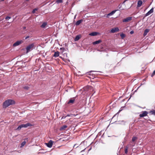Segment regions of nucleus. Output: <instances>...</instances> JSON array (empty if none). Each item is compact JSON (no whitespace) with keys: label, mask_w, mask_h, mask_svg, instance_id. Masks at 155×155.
<instances>
[{"label":"nucleus","mask_w":155,"mask_h":155,"mask_svg":"<svg viewBox=\"0 0 155 155\" xmlns=\"http://www.w3.org/2000/svg\"><path fill=\"white\" fill-rule=\"evenodd\" d=\"M149 29H146L144 31L143 35L144 36H145L149 32Z\"/></svg>","instance_id":"nucleus-17"},{"label":"nucleus","mask_w":155,"mask_h":155,"mask_svg":"<svg viewBox=\"0 0 155 155\" xmlns=\"http://www.w3.org/2000/svg\"><path fill=\"white\" fill-rule=\"evenodd\" d=\"M75 101V99L74 97L72 99H70L69 101L67 103L68 104H73Z\"/></svg>","instance_id":"nucleus-9"},{"label":"nucleus","mask_w":155,"mask_h":155,"mask_svg":"<svg viewBox=\"0 0 155 155\" xmlns=\"http://www.w3.org/2000/svg\"><path fill=\"white\" fill-rule=\"evenodd\" d=\"M23 42V41L22 40L21 41H18L15 42L13 45V46H18L20 44H21Z\"/></svg>","instance_id":"nucleus-7"},{"label":"nucleus","mask_w":155,"mask_h":155,"mask_svg":"<svg viewBox=\"0 0 155 155\" xmlns=\"http://www.w3.org/2000/svg\"><path fill=\"white\" fill-rule=\"evenodd\" d=\"M53 142L52 140H50L48 143H45V144L48 147L51 148L52 146Z\"/></svg>","instance_id":"nucleus-4"},{"label":"nucleus","mask_w":155,"mask_h":155,"mask_svg":"<svg viewBox=\"0 0 155 155\" xmlns=\"http://www.w3.org/2000/svg\"><path fill=\"white\" fill-rule=\"evenodd\" d=\"M32 126V125L31 124L29 123H27L25 124H22L20 125H19L17 128V130H20L21 128L23 127H31Z\"/></svg>","instance_id":"nucleus-2"},{"label":"nucleus","mask_w":155,"mask_h":155,"mask_svg":"<svg viewBox=\"0 0 155 155\" xmlns=\"http://www.w3.org/2000/svg\"><path fill=\"white\" fill-rule=\"evenodd\" d=\"M29 0H25V1H26V2H28V1H29Z\"/></svg>","instance_id":"nucleus-37"},{"label":"nucleus","mask_w":155,"mask_h":155,"mask_svg":"<svg viewBox=\"0 0 155 155\" xmlns=\"http://www.w3.org/2000/svg\"><path fill=\"white\" fill-rule=\"evenodd\" d=\"M137 138L136 137H134L132 138V140L133 142H134L137 139Z\"/></svg>","instance_id":"nucleus-23"},{"label":"nucleus","mask_w":155,"mask_h":155,"mask_svg":"<svg viewBox=\"0 0 155 155\" xmlns=\"http://www.w3.org/2000/svg\"><path fill=\"white\" fill-rule=\"evenodd\" d=\"M11 18V17H9V16H7L5 18V19L8 20H9V19H10Z\"/></svg>","instance_id":"nucleus-27"},{"label":"nucleus","mask_w":155,"mask_h":155,"mask_svg":"<svg viewBox=\"0 0 155 155\" xmlns=\"http://www.w3.org/2000/svg\"><path fill=\"white\" fill-rule=\"evenodd\" d=\"M38 10V8H35L33 10V11H32V13H35V11H37V10Z\"/></svg>","instance_id":"nucleus-25"},{"label":"nucleus","mask_w":155,"mask_h":155,"mask_svg":"<svg viewBox=\"0 0 155 155\" xmlns=\"http://www.w3.org/2000/svg\"><path fill=\"white\" fill-rule=\"evenodd\" d=\"M153 12V8H152L146 14V16H148L150 15Z\"/></svg>","instance_id":"nucleus-10"},{"label":"nucleus","mask_w":155,"mask_h":155,"mask_svg":"<svg viewBox=\"0 0 155 155\" xmlns=\"http://www.w3.org/2000/svg\"><path fill=\"white\" fill-rule=\"evenodd\" d=\"M1 21V19H0V21Z\"/></svg>","instance_id":"nucleus-38"},{"label":"nucleus","mask_w":155,"mask_h":155,"mask_svg":"<svg viewBox=\"0 0 155 155\" xmlns=\"http://www.w3.org/2000/svg\"><path fill=\"white\" fill-rule=\"evenodd\" d=\"M155 74V70L153 71L151 75V77H153Z\"/></svg>","instance_id":"nucleus-29"},{"label":"nucleus","mask_w":155,"mask_h":155,"mask_svg":"<svg viewBox=\"0 0 155 155\" xmlns=\"http://www.w3.org/2000/svg\"><path fill=\"white\" fill-rule=\"evenodd\" d=\"M102 42V41L101 40H98V41H96L94 42L93 43V45H96V44H98L100 43L101 42Z\"/></svg>","instance_id":"nucleus-18"},{"label":"nucleus","mask_w":155,"mask_h":155,"mask_svg":"<svg viewBox=\"0 0 155 155\" xmlns=\"http://www.w3.org/2000/svg\"><path fill=\"white\" fill-rule=\"evenodd\" d=\"M134 33V31H130V33L131 34H133Z\"/></svg>","instance_id":"nucleus-34"},{"label":"nucleus","mask_w":155,"mask_h":155,"mask_svg":"<svg viewBox=\"0 0 155 155\" xmlns=\"http://www.w3.org/2000/svg\"><path fill=\"white\" fill-rule=\"evenodd\" d=\"M67 127V126L66 125H64L63 126L61 127L60 128L61 130H64L65 128Z\"/></svg>","instance_id":"nucleus-21"},{"label":"nucleus","mask_w":155,"mask_h":155,"mask_svg":"<svg viewBox=\"0 0 155 155\" xmlns=\"http://www.w3.org/2000/svg\"><path fill=\"white\" fill-rule=\"evenodd\" d=\"M148 112L146 111H143L142 113L140 114L139 116L140 117H143L147 115Z\"/></svg>","instance_id":"nucleus-6"},{"label":"nucleus","mask_w":155,"mask_h":155,"mask_svg":"<svg viewBox=\"0 0 155 155\" xmlns=\"http://www.w3.org/2000/svg\"><path fill=\"white\" fill-rule=\"evenodd\" d=\"M70 116L69 115V114H68L66 116H67V117H69Z\"/></svg>","instance_id":"nucleus-35"},{"label":"nucleus","mask_w":155,"mask_h":155,"mask_svg":"<svg viewBox=\"0 0 155 155\" xmlns=\"http://www.w3.org/2000/svg\"><path fill=\"white\" fill-rule=\"evenodd\" d=\"M150 113L152 114H153V115H155V110H151L150 111Z\"/></svg>","instance_id":"nucleus-22"},{"label":"nucleus","mask_w":155,"mask_h":155,"mask_svg":"<svg viewBox=\"0 0 155 155\" xmlns=\"http://www.w3.org/2000/svg\"><path fill=\"white\" fill-rule=\"evenodd\" d=\"M120 36L122 39H123L125 37V35L124 34H120Z\"/></svg>","instance_id":"nucleus-24"},{"label":"nucleus","mask_w":155,"mask_h":155,"mask_svg":"<svg viewBox=\"0 0 155 155\" xmlns=\"http://www.w3.org/2000/svg\"><path fill=\"white\" fill-rule=\"evenodd\" d=\"M119 31V28L118 27H116L112 28L110 30V32L114 33L118 32Z\"/></svg>","instance_id":"nucleus-5"},{"label":"nucleus","mask_w":155,"mask_h":155,"mask_svg":"<svg viewBox=\"0 0 155 155\" xmlns=\"http://www.w3.org/2000/svg\"><path fill=\"white\" fill-rule=\"evenodd\" d=\"M30 37V36H27V37H26L25 38V39H27L29 38Z\"/></svg>","instance_id":"nucleus-33"},{"label":"nucleus","mask_w":155,"mask_h":155,"mask_svg":"<svg viewBox=\"0 0 155 155\" xmlns=\"http://www.w3.org/2000/svg\"><path fill=\"white\" fill-rule=\"evenodd\" d=\"M125 153H127V148H126L125 149Z\"/></svg>","instance_id":"nucleus-30"},{"label":"nucleus","mask_w":155,"mask_h":155,"mask_svg":"<svg viewBox=\"0 0 155 155\" xmlns=\"http://www.w3.org/2000/svg\"><path fill=\"white\" fill-rule=\"evenodd\" d=\"M83 21L82 19H81L75 23V25L77 26L79 25Z\"/></svg>","instance_id":"nucleus-15"},{"label":"nucleus","mask_w":155,"mask_h":155,"mask_svg":"<svg viewBox=\"0 0 155 155\" xmlns=\"http://www.w3.org/2000/svg\"><path fill=\"white\" fill-rule=\"evenodd\" d=\"M15 103V101L11 99H8L5 101L3 104V108H5Z\"/></svg>","instance_id":"nucleus-1"},{"label":"nucleus","mask_w":155,"mask_h":155,"mask_svg":"<svg viewBox=\"0 0 155 155\" xmlns=\"http://www.w3.org/2000/svg\"><path fill=\"white\" fill-rule=\"evenodd\" d=\"M47 25V22H44L42 23V25H41V27L42 28H44L46 27Z\"/></svg>","instance_id":"nucleus-19"},{"label":"nucleus","mask_w":155,"mask_h":155,"mask_svg":"<svg viewBox=\"0 0 155 155\" xmlns=\"http://www.w3.org/2000/svg\"><path fill=\"white\" fill-rule=\"evenodd\" d=\"M56 2L58 3H61L62 2V0H57Z\"/></svg>","instance_id":"nucleus-26"},{"label":"nucleus","mask_w":155,"mask_h":155,"mask_svg":"<svg viewBox=\"0 0 155 155\" xmlns=\"http://www.w3.org/2000/svg\"><path fill=\"white\" fill-rule=\"evenodd\" d=\"M98 34V33L96 32H93L89 34V35L91 36H96Z\"/></svg>","instance_id":"nucleus-14"},{"label":"nucleus","mask_w":155,"mask_h":155,"mask_svg":"<svg viewBox=\"0 0 155 155\" xmlns=\"http://www.w3.org/2000/svg\"><path fill=\"white\" fill-rule=\"evenodd\" d=\"M143 3V2L141 0H139L137 2V7H140Z\"/></svg>","instance_id":"nucleus-13"},{"label":"nucleus","mask_w":155,"mask_h":155,"mask_svg":"<svg viewBox=\"0 0 155 155\" xmlns=\"http://www.w3.org/2000/svg\"><path fill=\"white\" fill-rule=\"evenodd\" d=\"M25 140L23 141L21 144V147H23L24 146V145L26 143V141H28V139L27 138H25L24 139Z\"/></svg>","instance_id":"nucleus-12"},{"label":"nucleus","mask_w":155,"mask_h":155,"mask_svg":"<svg viewBox=\"0 0 155 155\" xmlns=\"http://www.w3.org/2000/svg\"><path fill=\"white\" fill-rule=\"evenodd\" d=\"M116 11H117L116 10H114V11H112L110 13L108 14L107 15V17H108L109 16H111V15H113L116 12Z\"/></svg>","instance_id":"nucleus-11"},{"label":"nucleus","mask_w":155,"mask_h":155,"mask_svg":"<svg viewBox=\"0 0 155 155\" xmlns=\"http://www.w3.org/2000/svg\"><path fill=\"white\" fill-rule=\"evenodd\" d=\"M80 36L79 35H77L74 38V41H78L80 38Z\"/></svg>","instance_id":"nucleus-20"},{"label":"nucleus","mask_w":155,"mask_h":155,"mask_svg":"<svg viewBox=\"0 0 155 155\" xmlns=\"http://www.w3.org/2000/svg\"><path fill=\"white\" fill-rule=\"evenodd\" d=\"M34 46V44L32 43L29 45L26 48V52L27 53L33 49Z\"/></svg>","instance_id":"nucleus-3"},{"label":"nucleus","mask_w":155,"mask_h":155,"mask_svg":"<svg viewBox=\"0 0 155 155\" xmlns=\"http://www.w3.org/2000/svg\"><path fill=\"white\" fill-rule=\"evenodd\" d=\"M78 147L77 144H74V147H76V148L77 147Z\"/></svg>","instance_id":"nucleus-31"},{"label":"nucleus","mask_w":155,"mask_h":155,"mask_svg":"<svg viewBox=\"0 0 155 155\" xmlns=\"http://www.w3.org/2000/svg\"><path fill=\"white\" fill-rule=\"evenodd\" d=\"M26 28V27H23V29H25Z\"/></svg>","instance_id":"nucleus-36"},{"label":"nucleus","mask_w":155,"mask_h":155,"mask_svg":"<svg viewBox=\"0 0 155 155\" xmlns=\"http://www.w3.org/2000/svg\"><path fill=\"white\" fill-rule=\"evenodd\" d=\"M132 19V17H129L127 18H126L124 19L123 20V22H127L131 20Z\"/></svg>","instance_id":"nucleus-8"},{"label":"nucleus","mask_w":155,"mask_h":155,"mask_svg":"<svg viewBox=\"0 0 155 155\" xmlns=\"http://www.w3.org/2000/svg\"><path fill=\"white\" fill-rule=\"evenodd\" d=\"M60 49L61 50H63V51H64V50L65 49L64 48H60Z\"/></svg>","instance_id":"nucleus-32"},{"label":"nucleus","mask_w":155,"mask_h":155,"mask_svg":"<svg viewBox=\"0 0 155 155\" xmlns=\"http://www.w3.org/2000/svg\"><path fill=\"white\" fill-rule=\"evenodd\" d=\"M24 89L28 90L29 89V87L28 86H25L24 87Z\"/></svg>","instance_id":"nucleus-28"},{"label":"nucleus","mask_w":155,"mask_h":155,"mask_svg":"<svg viewBox=\"0 0 155 155\" xmlns=\"http://www.w3.org/2000/svg\"><path fill=\"white\" fill-rule=\"evenodd\" d=\"M59 52L58 51H56L54 52V56L55 57H57L59 56Z\"/></svg>","instance_id":"nucleus-16"}]
</instances>
